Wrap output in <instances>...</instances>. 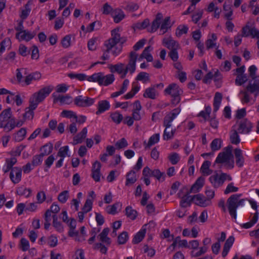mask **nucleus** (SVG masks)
<instances>
[{
	"label": "nucleus",
	"mask_w": 259,
	"mask_h": 259,
	"mask_svg": "<svg viewBox=\"0 0 259 259\" xmlns=\"http://www.w3.org/2000/svg\"><path fill=\"white\" fill-rule=\"evenodd\" d=\"M52 85L45 87L38 92L34 93L29 99V106L26 108L23 117L25 119H32L34 115L33 110L36 108L38 104L43 101L53 90Z\"/></svg>",
	"instance_id": "f257e3e1"
},
{
	"label": "nucleus",
	"mask_w": 259,
	"mask_h": 259,
	"mask_svg": "<svg viewBox=\"0 0 259 259\" xmlns=\"http://www.w3.org/2000/svg\"><path fill=\"white\" fill-rule=\"evenodd\" d=\"M249 93L254 94L255 96L259 95V76L250 80L245 90L240 91L239 94L243 95L241 98L242 103L249 102L250 98Z\"/></svg>",
	"instance_id": "f03ea898"
},
{
	"label": "nucleus",
	"mask_w": 259,
	"mask_h": 259,
	"mask_svg": "<svg viewBox=\"0 0 259 259\" xmlns=\"http://www.w3.org/2000/svg\"><path fill=\"white\" fill-rule=\"evenodd\" d=\"M233 147L231 145H228L225 148L223 151L220 152L215 161V163H224L225 166L230 169H232L234 166V156L232 154Z\"/></svg>",
	"instance_id": "7ed1b4c3"
},
{
	"label": "nucleus",
	"mask_w": 259,
	"mask_h": 259,
	"mask_svg": "<svg viewBox=\"0 0 259 259\" xmlns=\"http://www.w3.org/2000/svg\"><path fill=\"white\" fill-rule=\"evenodd\" d=\"M242 194H233L232 195L227 201V207L230 215L234 219H236V210L237 208L240 206L244 205V202L246 201L245 199H239Z\"/></svg>",
	"instance_id": "20e7f679"
},
{
	"label": "nucleus",
	"mask_w": 259,
	"mask_h": 259,
	"mask_svg": "<svg viewBox=\"0 0 259 259\" xmlns=\"http://www.w3.org/2000/svg\"><path fill=\"white\" fill-rule=\"evenodd\" d=\"M118 29H114L111 31V37L108 40H106L104 42V46L106 47V45L109 44L112 45L109 52H111L112 54L114 56L118 55L122 50V46L118 45L120 40V34L118 33Z\"/></svg>",
	"instance_id": "39448f33"
},
{
	"label": "nucleus",
	"mask_w": 259,
	"mask_h": 259,
	"mask_svg": "<svg viewBox=\"0 0 259 259\" xmlns=\"http://www.w3.org/2000/svg\"><path fill=\"white\" fill-rule=\"evenodd\" d=\"M11 108L4 110L0 114V128L9 132L11 120L14 119Z\"/></svg>",
	"instance_id": "423d86ee"
},
{
	"label": "nucleus",
	"mask_w": 259,
	"mask_h": 259,
	"mask_svg": "<svg viewBox=\"0 0 259 259\" xmlns=\"http://www.w3.org/2000/svg\"><path fill=\"white\" fill-rule=\"evenodd\" d=\"M95 100L94 98L79 95L74 98V103L76 106L79 107H87L93 105Z\"/></svg>",
	"instance_id": "0eeeda50"
},
{
	"label": "nucleus",
	"mask_w": 259,
	"mask_h": 259,
	"mask_svg": "<svg viewBox=\"0 0 259 259\" xmlns=\"http://www.w3.org/2000/svg\"><path fill=\"white\" fill-rule=\"evenodd\" d=\"M252 127V123L249 120L244 119L239 122L237 130L240 134H248L251 131Z\"/></svg>",
	"instance_id": "6e6552de"
},
{
	"label": "nucleus",
	"mask_w": 259,
	"mask_h": 259,
	"mask_svg": "<svg viewBox=\"0 0 259 259\" xmlns=\"http://www.w3.org/2000/svg\"><path fill=\"white\" fill-rule=\"evenodd\" d=\"M137 59V54L135 52H131L130 55L129 62L125 67V70L133 74L136 70V61Z\"/></svg>",
	"instance_id": "1a4fd4ad"
},
{
	"label": "nucleus",
	"mask_w": 259,
	"mask_h": 259,
	"mask_svg": "<svg viewBox=\"0 0 259 259\" xmlns=\"http://www.w3.org/2000/svg\"><path fill=\"white\" fill-rule=\"evenodd\" d=\"M22 168L19 167H14L10 174V178L12 182L16 184L21 180Z\"/></svg>",
	"instance_id": "9d476101"
},
{
	"label": "nucleus",
	"mask_w": 259,
	"mask_h": 259,
	"mask_svg": "<svg viewBox=\"0 0 259 259\" xmlns=\"http://www.w3.org/2000/svg\"><path fill=\"white\" fill-rule=\"evenodd\" d=\"M193 202L196 205L203 207L211 205V202H208L206 197L201 194L194 195Z\"/></svg>",
	"instance_id": "9b49d317"
},
{
	"label": "nucleus",
	"mask_w": 259,
	"mask_h": 259,
	"mask_svg": "<svg viewBox=\"0 0 259 259\" xmlns=\"http://www.w3.org/2000/svg\"><path fill=\"white\" fill-rule=\"evenodd\" d=\"M162 45L169 50L179 49L180 48L179 42L170 36L164 37L162 40Z\"/></svg>",
	"instance_id": "f8f14e48"
},
{
	"label": "nucleus",
	"mask_w": 259,
	"mask_h": 259,
	"mask_svg": "<svg viewBox=\"0 0 259 259\" xmlns=\"http://www.w3.org/2000/svg\"><path fill=\"white\" fill-rule=\"evenodd\" d=\"M165 94L171 95V97L180 96L182 93V90L176 83L169 84L168 87L165 89Z\"/></svg>",
	"instance_id": "ddd939ff"
},
{
	"label": "nucleus",
	"mask_w": 259,
	"mask_h": 259,
	"mask_svg": "<svg viewBox=\"0 0 259 259\" xmlns=\"http://www.w3.org/2000/svg\"><path fill=\"white\" fill-rule=\"evenodd\" d=\"M101 167V164L100 162L98 161H95L93 164L92 169V177L96 182H99L100 180Z\"/></svg>",
	"instance_id": "4468645a"
},
{
	"label": "nucleus",
	"mask_w": 259,
	"mask_h": 259,
	"mask_svg": "<svg viewBox=\"0 0 259 259\" xmlns=\"http://www.w3.org/2000/svg\"><path fill=\"white\" fill-rule=\"evenodd\" d=\"M191 193H189L188 191L186 194H185L183 196L181 197L180 194L179 193L178 194V197L181 198V200L180 201V205L182 207L185 208L188 206H190L192 202L193 201V196H191L189 194Z\"/></svg>",
	"instance_id": "2eb2a0df"
},
{
	"label": "nucleus",
	"mask_w": 259,
	"mask_h": 259,
	"mask_svg": "<svg viewBox=\"0 0 259 259\" xmlns=\"http://www.w3.org/2000/svg\"><path fill=\"white\" fill-rule=\"evenodd\" d=\"M205 179L201 176L196 181L195 183L191 186L190 189L188 191L189 193H196L199 191L202 188L204 184Z\"/></svg>",
	"instance_id": "dca6fc26"
},
{
	"label": "nucleus",
	"mask_w": 259,
	"mask_h": 259,
	"mask_svg": "<svg viewBox=\"0 0 259 259\" xmlns=\"http://www.w3.org/2000/svg\"><path fill=\"white\" fill-rule=\"evenodd\" d=\"M223 179V177H222V174L220 176L216 174L211 176L209 178V180L214 187L218 188L223 184L224 181Z\"/></svg>",
	"instance_id": "f3484780"
},
{
	"label": "nucleus",
	"mask_w": 259,
	"mask_h": 259,
	"mask_svg": "<svg viewBox=\"0 0 259 259\" xmlns=\"http://www.w3.org/2000/svg\"><path fill=\"white\" fill-rule=\"evenodd\" d=\"M234 154L236 158V165L239 167H242L244 162V158L243 156L242 150L239 148H236L234 150Z\"/></svg>",
	"instance_id": "a211bd4d"
},
{
	"label": "nucleus",
	"mask_w": 259,
	"mask_h": 259,
	"mask_svg": "<svg viewBox=\"0 0 259 259\" xmlns=\"http://www.w3.org/2000/svg\"><path fill=\"white\" fill-rule=\"evenodd\" d=\"M88 130L87 127H84L82 131L77 134L73 138V145H76L79 143H81L83 140L86 137L87 134Z\"/></svg>",
	"instance_id": "6ab92c4d"
},
{
	"label": "nucleus",
	"mask_w": 259,
	"mask_h": 259,
	"mask_svg": "<svg viewBox=\"0 0 259 259\" xmlns=\"http://www.w3.org/2000/svg\"><path fill=\"white\" fill-rule=\"evenodd\" d=\"M110 104L107 100H102L98 102V110L96 114L99 115L100 114L108 110L110 108Z\"/></svg>",
	"instance_id": "aec40b11"
},
{
	"label": "nucleus",
	"mask_w": 259,
	"mask_h": 259,
	"mask_svg": "<svg viewBox=\"0 0 259 259\" xmlns=\"http://www.w3.org/2000/svg\"><path fill=\"white\" fill-rule=\"evenodd\" d=\"M41 74L38 72H33L27 75L24 80L26 85L30 84L32 81L38 80L41 78Z\"/></svg>",
	"instance_id": "412c9836"
},
{
	"label": "nucleus",
	"mask_w": 259,
	"mask_h": 259,
	"mask_svg": "<svg viewBox=\"0 0 259 259\" xmlns=\"http://www.w3.org/2000/svg\"><path fill=\"white\" fill-rule=\"evenodd\" d=\"M110 229L108 228H104L102 232L99 235L100 240L109 245L111 244L110 238L108 237L107 235L109 232Z\"/></svg>",
	"instance_id": "4be33fe9"
},
{
	"label": "nucleus",
	"mask_w": 259,
	"mask_h": 259,
	"mask_svg": "<svg viewBox=\"0 0 259 259\" xmlns=\"http://www.w3.org/2000/svg\"><path fill=\"white\" fill-rule=\"evenodd\" d=\"M211 162L206 160L203 162L200 168V171L203 176H208L212 174V170L209 168Z\"/></svg>",
	"instance_id": "5701e85b"
},
{
	"label": "nucleus",
	"mask_w": 259,
	"mask_h": 259,
	"mask_svg": "<svg viewBox=\"0 0 259 259\" xmlns=\"http://www.w3.org/2000/svg\"><path fill=\"white\" fill-rule=\"evenodd\" d=\"M21 33H23L21 35V39L25 40L28 41L34 37V36L36 35V32L34 31L33 32H30L27 30H24L23 31H22L21 32H18L16 34V36H18Z\"/></svg>",
	"instance_id": "b1692460"
},
{
	"label": "nucleus",
	"mask_w": 259,
	"mask_h": 259,
	"mask_svg": "<svg viewBox=\"0 0 259 259\" xmlns=\"http://www.w3.org/2000/svg\"><path fill=\"white\" fill-rule=\"evenodd\" d=\"M222 94L219 92H217L215 94L213 99V112H216L219 109L222 100Z\"/></svg>",
	"instance_id": "393cba45"
},
{
	"label": "nucleus",
	"mask_w": 259,
	"mask_h": 259,
	"mask_svg": "<svg viewBox=\"0 0 259 259\" xmlns=\"http://www.w3.org/2000/svg\"><path fill=\"white\" fill-rule=\"evenodd\" d=\"M114 21L117 23L121 21L125 17L123 12L119 9H115L112 13Z\"/></svg>",
	"instance_id": "a878e982"
},
{
	"label": "nucleus",
	"mask_w": 259,
	"mask_h": 259,
	"mask_svg": "<svg viewBox=\"0 0 259 259\" xmlns=\"http://www.w3.org/2000/svg\"><path fill=\"white\" fill-rule=\"evenodd\" d=\"M126 186H130L134 184L137 180L136 172L134 170H131L126 176Z\"/></svg>",
	"instance_id": "bb28decb"
},
{
	"label": "nucleus",
	"mask_w": 259,
	"mask_h": 259,
	"mask_svg": "<svg viewBox=\"0 0 259 259\" xmlns=\"http://www.w3.org/2000/svg\"><path fill=\"white\" fill-rule=\"evenodd\" d=\"M122 204L119 202H117L111 205H108L107 206L106 210L107 212L109 214H115L116 213H117V209L119 208L120 209L121 208Z\"/></svg>",
	"instance_id": "cd10ccee"
},
{
	"label": "nucleus",
	"mask_w": 259,
	"mask_h": 259,
	"mask_svg": "<svg viewBox=\"0 0 259 259\" xmlns=\"http://www.w3.org/2000/svg\"><path fill=\"white\" fill-rule=\"evenodd\" d=\"M237 130L233 129L230 132V140L232 144L237 145L240 142Z\"/></svg>",
	"instance_id": "c85d7f7f"
},
{
	"label": "nucleus",
	"mask_w": 259,
	"mask_h": 259,
	"mask_svg": "<svg viewBox=\"0 0 259 259\" xmlns=\"http://www.w3.org/2000/svg\"><path fill=\"white\" fill-rule=\"evenodd\" d=\"M103 77V73H95L87 78L89 81L97 82L101 85L102 79Z\"/></svg>",
	"instance_id": "c756f323"
},
{
	"label": "nucleus",
	"mask_w": 259,
	"mask_h": 259,
	"mask_svg": "<svg viewBox=\"0 0 259 259\" xmlns=\"http://www.w3.org/2000/svg\"><path fill=\"white\" fill-rule=\"evenodd\" d=\"M152 50V48L151 46H148L145 48L140 55V58H145L148 62H152L153 61V57L150 53Z\"/></svg>",
	"instance_id": "7c9ffc66"
},
{
	"label": "nucleus",
	"mask_w": 259,
	"mask_h": 259,
	"mask_svg": "<svg viewBox=\"0 0 259 259\" xmlns=\"http://www.w3.org/2000/svg\"><path fill=\"white\" fill-rule=\"evenodd\" d=\"M109 68L112 73L117 72L119 74L123 72L125 66L123 63H118L115 65H111Z\"/></svg>",
	"instance_id": "2f4dec72"
},
{
	"label": "nucleus",
	"mask_w": 259,
	"mask_h": 259,
	"mask_svg": "<svg viewBox=\"0 0 259 259\" xmlns=\"http://www.w3.org/2000/svg\"><path fill=\"white\" fill-rule=\"evenodd\" d=\"M150 177H153L158 181L163 182L165 179V175L164 172H161L158 169H155L151 171Z\"/></svg>",
	"instance_id": "473e14b6"
},
{
	"label": "nucleus",
	"mask_w": 259,
	"mask_h": 259,
	"mask_svg": "<svg viewBox=\"0 0 259 259\" xmlns=\"http://www.w3.org/2000/svg\"><path fill=\"white\" fill-rule=\"evenodd\" d=\"M59 101L61 104H70L72 103V98L69 95H59L57 98L54 99V102Z\"/></svg>",
	"instance_id": "72a5a7b5"
},
{
	"label": "nucleus",
	"mask_w": 259,
	"mask_h": 259,
	"mask_svg": "<svg viewBox=\"0 0 259 259\" xmlns=\"http://www.w3.org/2000/svg\"><path fill=\"white\" fill-rule=\"evenodd\" d=\"M114 75L113 74H109L104 75L103 74V77L102 79L101 85L107 86L111 84L114 80Z\"/></svg>",
	"instance_id": "f704fd0d"
},
{
	"label": "nucleus",
	"mask_w": 259,
	"mask_h": 259,
	"mask_svg": "<svg viewBox=\"0 0 259 259\" xmlns=\"http://www.w3.org/2000/svg\"><path fill=\"white\" fill-rule=\"evenodd\" d=\"M145 234L146 229H142L134 236L132 241L133 243L134 244H138L144 238Z\"/></svg>",
	"instance_id": "c9c22d12"
},
{
	"label": "nucleus",
	"mask_w": 259,
	"mask_h": 259,
	"mask_svg": "<svg viewBox=\"0 0 259 259\" xmlns=\"http://www.w3.org/2000/svg\"><path fill=\"white\" fill-rule=\"evenodd\" d=\"M26 129L25 128H21L20 129L17 133L14 135V140L15 141L20 142L23 140L26 135Z\"/></svg>",
	"instance_id": "e433bc0d"
},
{
	"label": "nucleus",
	"mask_w": 259,
	"mask_h": 259,
	"mask_svg": "<svg viewBox=\"0 0 259 259\" xmlns=\"http://www.w3.org/2000/svg\"><path fill=\"white\" fill-rule=\"evenodd\" d=\"M145 98L155 99L156 96V90L154 87H150L146 89L143 94Z\"/></svg>",
	"instance_id": "4c0bfd02"
},
{
	"label": "nucleus",
	"mask_w": 259,
	"mask_h": 259,
	"mask_svg": "<svg viewBox=\"0 0 259 259\" xmlns=\"http://www.w3.org/2000/svg\"><path fill=\"white\" fill-rule=\"evenodd\" d=\"M259 211L255 212L251 221L242 225V227L245 229H248L253 226L257 221L258 218Z\"/></svg>",
	"instance_id": "58836bf2"
},
{
	"label": "nucleus",
	"mask_w": 259,
	"mask_h": 259,
	"mask_svg": "<svg viewBox=\"0 0 259 259\" xmlns=\"http://www.w3.org/2000/svg\"><path fill=\"white\" fill-rule=\"evenodd\" d=\"M126 216L132 220L136 219L137 216V211L133 209L131 206H128L125 209Z\"/></svg>",
	"instance_id": "ea45409f"
},
{
	"label": "nucleus",
	"mask_w": 259,
	"mask_h": 259,
	"mask_svg": "<svg viewBox=\"0 0 259 259\" xmlns=\"http://www.w3.org/2000/svg\"><path fill=\"white\" fill-rule=\"evenodd\" d=\"M222 141L221 139H214L210 144V148L212 151L219 150L221 148Z\"/></svg>",
	"instance_id": "a19ab883"
},
{
	"label": "nucleus",
	"mask_w": 259,
	"mask_h": 259,
	"mask_svg": "<svg viewBox=\"0 0 259 259\" xmlns=\"http://www.w3.org/2000/svg\"><path fill=\"white\" fill-rule=\"evenodd\" d=\"M159 134H155L152 135L149 139L148 142L145 148H150L153 145L158 143L159 141Z\"/></svg>",
	"instance_id": "79ce46f5"
},
{
	"label": "nucleus",
	"mask_w": 259,
	"mask_h": 259,
	"mask_svg": "<svg viewBox=\"0 0 259 259\" xmlns=\"http://www.w3.org/2000/svg\"><path fill=\"white\" fill-rule=\"evenodd\" d=\"M199 249V250L197 252H195V250L191 251L190 254L192 257H197L204 254L206 252L208 247L207 246H202L200 247Z\"/></svg>",
	"instance_id": "37998d69"
},
{
	"label": "nucleus",
	"mask_w": 259,
	"mask_h": 259,
	"mask_svg": "<svg viewBox=\"0 0 259 259\" xmlns=\"http://www.w3.org/2000/svg\"><path fill=\"white\" fill-rule=\"evenodd\" d=\"M53 225L54 228L59 232L63 231V227L62 224L58 221V217L56 214L53 215Z\"/></svg>",
	"instance_id": "c03bdc74"
},
{
	"label": "nucleus",
	"mask_w": 259,
	"mask_h": 259,
	"mask_svg": "<svg viewBox=\"0 0 259 259\" xmlns=\"http://www.w3.org/2000/svg\"><path fill=\"white\" fill-rule=\"evenodd\" d=\"M69 197V191L67 190L63 191L58 196V200L61 203H65Z\"/></svg>",
	"instance_id": "a18cd8bd"
},
{
	"label": "nucleus",
	"mask_w": 259,
	"mask_h": 259,
	"mask_svg": "<svg viewBox=\"0 0 259 259\" xmlns=\"http://www.w3.org/2000/svg\"><path fill=\"white\" fill-rule=\"evenodd\" d=\"M169 127H165L163 135L164 140H168L172 139L174 137L175 130H169Z\"/></svg>",
	"instance_id": "49530a36"
},
{
	"label": "nucleus",
	"mask_w": 259,
	"mask_h": 259,
	"mask_svg": "<svg viewBox=\"0 0 259 259\" xmlns=\"http://www.w3.org/2000/svg\"><path fill=\"white\" fill-rule=\"evenodd\" d=\"M223 9L225 13V16L228 20H231L232 19L231 16L233 14V11L230 5H227L226 3L224 4Z\"/></svg>",
	"instance_id": "de8ad7c7"
},
{
	"label": "nucleus",
	"mask_w": 259,
	"mask_h": 259,
	"mask_svg": "<svg viewBox=\"0 0 259 259\" xmlns=\"http://www.w3.org/2000/svg\"><path fill=\"white\" fill-rule=\"evenodd\" d=\"M137 80L142 81L143 83H146L150 81L149 74L145 72H141L136 77Z\"/></svg>",
	"instance_id": "09e8293b"
},
{
	"label": "nucleus",
	"mask_w": 259,
	"mask_h": 259,
	"mask_svg": "<svg viewBox=\"0 0 259 259\" xmlns=\"http://www.w3.org/2000/svg\"><path fill=\"white\" fill-rule=\"evenodd\" d=\"M248 80V77L246 74L242 75H237L235 82L237 85H242Z\"/></svg>",
	"instance_id": "8fccbe9b"
},
{
	"label": "nucleus",
	"mask_w": 259,
	"mask_h": 259,
	"mask_svg": "<svg viewBox=\"0 0 259 259\" xmlns=\"http://www.w3.org/2000/svg\"><path fill=\"white\" fill-rule=\"evenodd\" d=\"M43 157L44 156L41 155V153L38 155H35L33 157L31 162L33 167L41 164Z\"/></svg>",
	"instance_id": "3c124183"
},
{
	"label": "nucleus",
	"mask_w": 259,
	"mask_h": 259,
	"mask_svg": "<svg viewBox=\"0 0 259 259\" xmlns=\"http://www.w3.org/2000/svg\"><path fill=\"white\" fill-rule=\"evenodd\" d=\"M188 27L186 25H179L176 30V34L177 36L180 37L184 34L188 32Z\"/></svg>",
	"instance_id": "603ef678"
},
{
	"label": "nucleus",
	"mask_w": 259,
	"mask_h": 259,
	"mask_svg": "<svg viewBox=\"0 0 259 259\" xmlns=\"http://www.w3.org/2000/svg\"><path fill=\"white\" fill-rule=\"evenodd\" d=\"M175 118V117L172 116L169 113H168L164 118L163 126L165 127H170L171 125V122Z\"/></svg>",
	"instance_id": "864d4df0"
},
{
	"label": "nucleus",
	"mask_w": 259,
	"mask_h": 259,
	"mask_svg": "<svg viewBox=\"0 0 259 259\" xmlns=\"http://www.w3.org/2000/svg\"><path fill=\"white\" fill-rule=\"evenodd\" d=\"M128 239V233L126 231L122 232L118 236V243L119 244H125Z\"/></svg>",
	"instance_id": "5fc2aeb1"
},
{
	"label": "nucleus",
	"mask_w": 259,
	"mask_h": 259,
	"mask_svg": "<svg viewBox=\"0 0 259 259\" xmlns=\"http://www.w3.org/2000/svg\"><path fill=\"white\" fill-rule=\"evenodd\" d=\"M110 117L113 121L116 124H119L123 119L122 115L117 112L111 113Z\"/></svg>",
	"instance_id": "6e6d98bb"
},
{
	"label": "nucleus",
	"mask_w": 259,
	"mask_h": 259,
	"mask_svg": "<svg viewBox=\"0 0 259 259\" xmlns=\"http://www.w3.org/2000/svg\"><path fill=\"white\" fill-rule=\"evenodd\" d=\"M68 76L71 79L75 78L78 80L82 81L87 79V75L83 73H69Z\"/></svg>",
	"instance_id": "4d7b16f0"
},
{
	"label": "nucleus",
	"mask_w": 259,
	"mask_h": 259,
	"mask_svg": "<svg viewBox=\"0 0 259 259\" xmlns=\"http://www.w3.org/2000/svg\"><path fill=\"white\" fill-rule=\"evenodd\" d=\"M116 148L117 149L126 148L128 146L126 139L124 138L118 140L115 144Z\"/></svg>",
	"instance_id": "13d9d810"
},
{
	"label": "nucleus",
	"mask_w": 259,
	"mask_h": 259,
	"mask_svg": "<svg viewBox=\"0 0 259 259\" xmlns=\"http://www.w3.org/2000/svg\"><path fill=\"white\" fill-rule=\"evenodd\" d=\"M43 151L41 153V155L45 156L50 154L53 150V145L52 144H46L42 148Z\"/></svg>",
	"instance_id": "bf43d9fd"
},
{
	"label": "nucleus",
	"mask_w": 259,
	"mask_h": 259,
	"mask_svg": "<svg viewBox=\"0 0 259 259\" xmlns=\"http://www.w3.org/2000/svg\"><path fill=\"white\" fill-rule=\"evenodd\" d=\"M61 115L63 117L69 118H73L75 119L77 118V115L76 113H74L73 111L70 110H63L61 112Z\"/></svg>",
	"instance_id": "052dcab7"
},
{
	"label": "nucleus",
	"mask_w": 259,
	"mask_h": 259,
	"mask_svg": "<svg viewBox=\"0 0 259 259\" xmlns=\"http://www.w3.org/2000/svg\"><path fill=\"white\" fill-rule=\"evenodd\" d=\"M168 159L172 164H176L180 160L179 155L176 153H172L168 156Z\"/></svg>",
	"instance_id": "680f3d73"
},
{
	"label": "nucleus",
	"mask_w": 259,
	"mask_h": 259,
	"mask_svg": "<svg viewBox=\"0 0 259 259\" xmlns=\"http://www.w3.org/2000/svg\"><path fill=\"white\" fill-rule=\"evenodd\" d=\"M139 7V6L137 4L131 2L128 3L124 9L127 11L132 12L137 10Z\"/></svg>",
	"instance_id": "e2e57ef3"
},
{
	"label": "nucleus",
	"mask_w": 259,
	"mask_h": 259,
	"mask_svg": "<svg viewBox=\"0 0 259 259\" xmlns=\"http://www.w3.org/2000/svg\"><path fill=\"white\" fill-rule=\"evenodd\" d=\"M149 25V20L148 19H145L142 22H138L135 24V27L138 29H143L148 27Z\"/></svg>",
	"instance_id": "0e129e2a"
},
{
	"label": "nucleus",
	"mask_w": 259,
	"mask_h": 259,
	"mask_svg": "<svg viewBox=\"0 0 259 259\" xmlns=\"http://www.w3.org/2000/svg\"><path fill=\"white\" fill-rule=\"evenodd\" d=\"M92 200L90 199H87L83 205V207L82 208V210L84 211L85 213H87L91 210L92 208Z\"/></svg>",
	"instance_id": "69168bd1"
},
{
	"label": "nucleus",
	"mask_w": 259,
	"mask_h": 259,
	"mask_svg": "<svg viewBox=\"0 0 259 259\" xmlns=\"http://www.w3.org/2000/svg\"><path fill=\"white\" fill-rule=\"evenodd\" d=\"M30 11L31 9L29 8V5L28 3H27L25 5V9L22 11L21 14L20 15V17L23 20L27 18L30 12Z\"/></svg>",
	"instance_id": "338daca9"
},
{
	"label": "nucleus",
	"mask_w": 259,
	"mask_h": 259,
	"mask_svg": "<svg viewBox=\"0 0 259 259\" xmlns=\"http://www.w3.org/2000/svg\"><path fill=\"white\" fill-rule=\"evenodd\" d=\"M31 191L30 189H27L23 187H20L17 190V193L20 195H26V197L29 196Z\"/></svg>",
	"instance_id": "774afa93"
}]
</instances>
